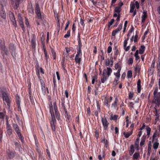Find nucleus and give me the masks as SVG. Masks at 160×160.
<instances>
[{"label":"nucleus","instance_id":"f257e3e1","mask_svg":"<svg viewBox=\"0 0 160 160\" xmlns=\"http://www.w3.org/2000/svg\"><path fill=\"white\" fill-rule=\"evenodd\" d=\"M50 112L51 113L52 118V120L51 121V124L52 126V129L53 132L55 131V123H56V120L55 118L54 115V114L53 111V107L52 104L51 103L49 104Z\"/></svg>","mask_w":160,"mask_h":160},{"label":"nucleus","instance_id":"f03ea898","mask_svg":"<svg viewBox=\"0 0 160 160\" xmlns=\"http://www.w3.org/2000/svg\"><path fill=\"white\" fill-rule=\"evenodd\" d=\"M112 72V69L109 67H107V69H104L102 74L103 77L101 79V82L102 83H104L106 81Z\"/></svg>","mask_w":160,"mask_h":160},{"label":"nucleus","instance_id":"7ed1b4c3","mask_svg":"<svg viewBox=\"0 0 160 160\" xmlns=\"http://www.w3.org/2000/svg\"><path fill=\"white\" fill-rule=\"evenodd\" d=\"M158 88H155L153 92V98L155 101L154 102L158 106L160 105V92H158Z\"/></svg>","mask_w":160,"mask_h":160},{"label":"nucleus","instance_id":"20e7f679","mask_svg":"<svg viewBox=\"0 0 160 160\" xmlns=\"http://www.w3.org/2000/svg\"><path fill=\"white\" fill-rule=\"evenodd\" d=\"M12 126L13 129L17 134L18 137L20 139L21 142H23L24 140V137L21 135L18 126L16 123H15L13 124Z\"/></svg>","mask_w":160,"mask_h":160},{"label":"nucleus","instance_id":"39448f33","mask_svg":"<svg viewBox=\"0 0 160 160\" xmlns=\"http://www.w3.org/2000/svg\"><path fill=\"white\" fill-rule=\"evenodd\" d=\"M12 132V130L10 124L9 123L8 120L6 121V133L9 136H11Z\"/></svg>","mask_w":160,"mask_h":160},{"label":"nucleus","instance_id":"423d86ee","mask_svg":"<svg viewBox=\"0 0 160 160\" xmlns=\"http://www.w3.org/2000/svg\"><path fill=\"white\" fill-rule=\"evenodd\" d=\"M35 12L38 18V19H41L42 18V16L41 11L40 10L39 5L38 3H37L36 5V7L35 8Z\"/></svg>","mask_w":160,"mask_h":160},{"label":"nucleus","instance_id":"0eeeda50","mask_svg":"<svg viewBox=\"0 0 160 160\" xmlns=\"http://www.w3.org/2000/svg\"><path fill=\"white\" fill-rule=\"evenodd\" d=\"M101 121L104 129L105 130H108V123L106 117L102 118L101 119Z\"/></svg>","mask_w":160,"mask_h":160},{"label":"nucleus","instance_id":"6e6552de","mask_svg":"<svg viewBox=\"0 0 160 160\" xmlns=\"http://www.w3.org/2000/svg\"><path fill=\"white\" fill-rule=\"evenodd\" d=\"M10 19L13 23L14 26L16 28L17 27V24L14 16L13 13L10 12L9 13Z\"/></svg>","mask_w":160,"mask_h":160},{"label":"nucleus","instance_id":"1a4fd4ad","mask_svg":"<svg viewBox=\"0 0 160 160\" xmlns=\"http://www.w3.org/2000/svg\"><path fill=\"white\" fill-rule=\"evenodd\" d=\"M2 95L3 101L7 103L8 106H9L10 105V100L8 97L5 92H3Z\"/></svg>","mask_w":160,"mask_h":160},{"label":"nucleus","instance_id":"9d476101","mask_svg":"<svg viewBox=\"0 0 160 160\" xmlns=\"http://www.w3.org/2000/svg\"><path fill=\"white\" fill-rule=\"evenodd\" d=\"M18 22L19 25L23 31H25V28L24 27L23 23L22 21V18L20 14H18Z\"/></svg>","mask_w":160,"mask_h":160},{"label":"nucleus","instance_id":"9b49d317","mask_svg":"<svg viewBox=\"0 0 160 160\" xmlns=\"http://www.w3.org/2000/svg\"><path fill=\"white\" fill-rule=\"evenodd\" d=\"M82 55L80 54H77L75 57V62L76 63H78L79 64L82 60Z\"/></svg>","mask_w":160,"mask_h":160},{"label":"nucleus","instance_id":"f8f14e48","mask_svg":"<svg viewBox=\"0 0 160 160\" xmlns=\"http://www.w3.org/2000/svg\"><path fill=\"white\" fill-rule=\"evenodd\" d=\"M53 107L54 108V110L55 111V114L56 116V118L58 120H59V114L57 110V107L56 105V103L55 102L53 103Z\"/></svg>","mask_w":160,"mask_h":160},{"label":"nucleus","instance_id":"ddd939ff","mask_svg":"<svg viewBox=\"0 0 160 160\" xmlns=\"http://www.w3.org/2000/svg\"><path fill=\"white\" fill-rule=\"evenodd\" d=\"M41 82L42 86V90L43 94H45L46 93L47 91L48 92V88H46L45 87L43 81H42L41 80Z\"/></svg>","mask_w":160,"mask_h":160},{"label":"nucleus","instance_id":"4468645a","mask_svg":"<svg viewBox=\"0 0 160 160\" xmlns=\"http://www.w3.org/2000/svg\"><path fill=\"white\" fill-rule=\"evenodd\" d=\"M122 28V24H120L118 26V28L114 30H113L112 32V35L115 36L116 34L119 32Z\"/></svg>","mask_w":160,"mask_h":160},{"label":"nucleus","instance_id":"2eb2a0df","mask_svg":"<svg viewBox=\"0 0 160 160\" xmlns=\"http://www.w3.org/2000/svg\"><path fill=\"white\" fill-rule=\"evenodd\" d=\"M36 43L35 38L34 37H33L31 40V46L32 48L35 49L36 47Z\"/></svg>","mask_w":160,"mask_h":160},{"label":"nucleus","instance_id":"dca6fc26","mask_svg":"<svg viewBox=\"0 0 160 160\" xmlns=\"http://www.w3.org/2000/svg\"><path fill=\"white\" fill-rule=\"evenodd\" d=\"M141 90V81L138 79L137 82V92L139 93Z\"/></svg>","mask_w":160,"mask_h":160},{"label":"nucleus","instance_id":"f3484780","mask_svg":"<svg viewBox=\"0 0 160 160\" xmlns=\"http://www.w3.org/2000/svg\"><path fill=\"white\" fill-rule=\"evenodd\" d=\"M147 13L146 12H143V14L142 16V22H145L147 17Z\"/></svg>","mask_w":160,"mask_h":160},{"label":"nucleus","instance_id":"a211bd4d","mask_svg":"<svg viewBox=\"0 0 160 160\" xmlns=\"http://www.w3.org/2000/svg\"><path fill=\"white\" fill-rule=\"evenodd\" d=\"M43 51H44V52L45 57V59L46 60V62L47 63L48 61V60L49 58V56L48 55L47 52V51L45 47H44V46H43Z\"/></svg>","mask_w":160,"mask_h":160},{"label":"nucleus","instance_id":"6ab92c4d","mask_svg":"<svg viewBox=\"0 0 160 160\" xmlns=\"http://www.w3.org/2000/svg\"><path fill=\"white\" fill-rule=\"evenodd\" d=\"M130 148V149L129 152V154L130 156H132V155L135 151L133 145H131Z\"/></svg>","mask_w":160,"mask_h":160},{"label":"nucleus","instance_id":"aec40b11","mask_svg":"<svg viewBox=\"0 0 160 160\" xmlns=\"http://www.w3.org/2000/svg\"><path fill=\"white\" fill-rule=\"evenodd\" d=\"M132 131L128 132H123V134L124 135L126 138H128L132 134Z\"/></svg>","mask_w":160,"mask_h":160},{"label":"nucleus","instance_id":"412c9836","mask_svg":"<svg viewBox=\"0 0 160 160\" xmlns=\"http://www.w3.org/2000/svg\"><path fill=\"white\" fill-rule=\"evenodd\" d=\"M120 72L121 71H120V69H119V70H118L116 72L114 73V74L116 77L115 78H118L119 79L120 77Z\"/></svg>","mask_w":160,"mask_h":160},{"label":"nucleus","instance_id":"4be33fe9","mask_svg":"<svg viewBox=\"0 0 160 160\" xmlns=\"http://www.w3.org/2000/svg\"><path fill=\"white\" fill-rule=\"evenodd\" d=\"M145 50V47L144 45H142L139 49V53L140 54H142Z\"/></svg>","mask_w":160,"mask_h":160},{"label":"nucleus","instance_id":"5701e85b","mask_svg":"<svg viewBox=\"0 0 160 160\" xmlns=\"http://www.w3.org/2000/svg\"><path fill=\"white\" fill-rule=\"evenodd\" d=\"M135 4L133 3L130 4V12L132 13L135 10Z\"/></svg>","mask_w":160,"mask_h":160},{"label":"nucleus","instance_id":"b1692460","mask_svg":"<svg viewBox=\"0 0 160 160\" xmlns=\"http://www.w3.org/2000/svg\"><path fill=\"white\" fill-rule=\"evenodd\" d=\"M101 142L102 143H104L105 146L106 148L107 147V145H108V142L106 139L105 138H102Z\"/></svg>","mask_w":160,"mask_h":160},{"label":"nucleus","instance_id":"393cba45","mask_svg":"<svg viewBox=\"0 0 160 160\" xmlns=\"http://www.w3.org/2000/svg\"><path fill=\"white\" fill-rule=\"evenodd\" d=\"M6 111L5 110V109H4L2 112H0V119H3L6 115Z\"/></svg>","mask_w":160,"mask_h":160},{"label":"nucleus","instance_id":"a878e982","mask_svg":"<svg viewBox=\"0 0 160 160\" xmlns=\"http://www.w3.org/2000/svg\"><path fill=\"white\" fill-rule=\"evenodd\" d=\"M118 99L117 98H116L115 99V101L113 103L112 105V107L114 108H116L117 106V104L118 102Z\"/></svg>","mask_w":160,"mask_h":160},{"label":"nucleus","instance_id":"bb28decb","mask_svg":"<svg viewBox=\"0 0 160 160\" xmlns=\"http://www.w3.org/2000/svg\"><path fill=\"white\" fill-rule=\"evenodd\" d=\"M28 11L30 14H32L34 13L33 10L32 5L29 6L28 8Z\"/></svg>","mask_w":160,"mask_h":160},{"label":"nucleus","instance_id":"cd10ccee","mask_svg":"<svg viewBox=\"0 0 160 160\" xmlns=\"http://www.w3.org/2000/svg\"><path fill=\"white\" fill-rule=\"evenodd\" d=\"M1 16L3 19H5L6 18V14L5 12L3 11L2 10L0 12Z\"/></svg>","mask_w":160,"mask_h":160},{"label":"nucleus","instance_id":"c85d7f7f","mask_svg":"<svg viewBox=\"0 0 160 160\" xmlns=\"http://www.w3.org/2000/svg\"><path fill=\"white\" fill-rule=\"evenodd\" d=\"M134 57L135 58V60L136 61L140 59V57L138 56V51L137 50L134 54Z\"/></svg>","mask_w":160,"mask_h":160},{"label":"nucleus","instance_id":"c756f323","mask_svg":"<svg viewBox=\"0 0 160 160\" xmlns=\"http://www.w3.org/2000/svg\"><path fill=\"white\" fill-rule=\"evenodd\" d=\"M121 11V8L120 7H116L114 9V12L118 13V14H119V13Z\"/></svg>","mask_w":160,"mask_h":160},{"label":"nucleus","instance_id":"7c9ffc66","mask_svg":"<svg viewBox=\"0 0 160 160\" xmlns=\"http://www.w3.org/2000/svg\"><path fill=\"white\" fill-rule=\"evenodd\" d=\"M0 47L3 51H5V47L3 43L2 42H0Z\"/></svg>","mask_w":160,"mask_h":160},{"label":"nucleus","instance_id":"2f4dec72","mask_svg":"<svg viewBox=\"0 0 160 160\" xmlns=\"http://www.w3.org/2000/svg\"><path fill=\"white\" fill-rule=\"evenodd\" d=\"M115 68L116 70L120 69V71H121L122 67L120 65H119L118 63H117L115 65Z\"/></svg>","mask_w":160,"mask_h":160},{"label":"nucleus","instance_id":"473e14b6","mask_svg":"<svg viewBox=\"0 0 160 160\" xmlns=\"http://www.w3.org/2000/svg\"><path fill=\"white\" fill-rule=\"evenodd\" d=\"M140 157V154L138 152H135L133 155V158L134 159H138Z\"/></svg>","mask_w":160,"mask_h":160},{"label":"nucleus","instance_id":"72a5a7b5","mask_svg":"<svg viewBox=\"0 0 160 160\" xmlns=\"http://www.w3.org/2000/svg\"><path fill=\"white\" fill-rule=\"evenodd\" d=\"M132 76V72L131 70H129L128 72L127 77L128 78H131Z\"/></svg>","mask_w":160,"mask_h":160},{"label":"nucleus","instance_id":"f704fd0d","mask_svg":"<svg viewBox=\"0 0 160 160\" xmlns=\"http://www.w3.org/2000/svg\"><path fill=\"white\" fill-rule=\"evenodd\" d=\"M145 138H142L141 141L140 145L141 147H142L143 145H144L145 142Z\"/></svg>","mask_w":160,"mask_h":160},{"label":"nucleus","instance_id":"c9c22d12","mask_svg":"<svg viewBox=\"0 0 160 160\" xmlns=\"http://www.w3.org/2000/svg\"><path fill=\"white\" fill-rule=\"evenodd\" d=\"M119 78H115L113 82V84L114 86H116L118 84V81L119 80Z\"/></svg>","mask_w":160,"mask_h":160},{"label":"nucleus","instance_id":"e433bc0d","mask_svg":"<svg viewBox=\"0 0 160 160\" xmlns=\"http://www.w3.org/2000/svg\"><path fill=\"white\" fill-rule=\"evenodd\" d=\"M20 0H15V8L17 9L18 7L19 4L20 2Z\"/></svg>","mask_w":160,"mask_h":160},{"label":"nucleus","instance_id":"4c0bfd02","mask_svg":"<svg viewBox=\"0 0 160 160\" xmlns=\"http://www.w3.org/2000/svg\"><path fill=\"white\" fill-rule=\"evenodd\" d=\"M104 102L105 105H106L107 107H109L110 106L108 104V100L106 98L104 99Z\"/></svg>","mask_w":160,"mask_h":160},{"label":"nucleus","instance_id":"58836bf2","mask_svg":"<svg viewBox=\"0 0 160 160\" xmlns=\"http://www.w3.org/2000/svg\"><path fill=\"white\" fill-rule=\"evenodd\" d=\"M158 145L159 143L158 142H155L153 144V148L155 149H157L158 148Z\"/></svg>","mask_w":160,"mask_h":160},{"label":"nucleus","instance_id":"ea45409f","mask_svg":"<svg viewBox=\"0 0 160 160\" xmlns=\"http://www.w3.org/2000/svg\"><path fill=\"white\" fill-rule=\"evenodd\" d=\"M117 118H118V116L117 115H111L110 119L111 120H116L117 119Z\"/></svg>","mask_w":160,"mask_h":160},{"label":"nucleus","instance_id":"a19ab883","mask_svg":"<svg viewBox=\"0 0 160 160\" xmlns=\"http://www.w3.org/2000/svg\"><path fill=\"white\" fill-rule=\"evenodd\" d=\"M70 35V31L68 30L67 33L64 36V37L65 38H68L69 37Z\"/></svg>","mask_w":160,"mask_h":160},{"label":"nucleus","instance_id":"79ce46f5","mask_svg":"<svg viewBox=\"0 0 160 160\" xmlns=\"http://www.w3.org/2000/svg\"><path fill=\"white\" fill-rule=\"evenodd\" d=\"M51 52L52 54V57L54 59H56V52H55L54 50L53 49H52Z\"/></svg>","mask_w":160,"mask_h":160},{"label":"nucleus","instance_id":"37998d69","mask_svg":"<svg viewBox=\"0 0 160 160\" xmlns=\"http://www.w3.org/2000/svg\"><path fill=\"white\" fill-rule=\"evenodd\" d=\"M14 156V153L13 152H10L8 154V156L10 158H13Z\"/></svg>","mask_w":160,"mask_h":160},{"label":"nucleus","instance_id":"c03bdc74","mask_svg":"<svg viewBox=\"0 0 160 160\" xmlns=\"http://www.w3.org/2000/svg\"><path fill=\"white\" fill-rule=\"evenodd\" d=\"M129 40V38H127V39H126L124 40L123 42V47L124 48H126L127 46V45L128 43L127 41Z\"/></svg>","mask_w":160,"mask_h":160},{"label":"nucleus","instance_id":"a18cd8bd","mask_svg":"<svg viewBox=\"0 0 160 160\" xmlns=\"http://www.w3.org/2000/svg\"><path fill=\"white\" fill-rule=\"evenodd\" d=\"M146 129L147 131V135L149 136L151 132V128L149 127H148Z\"/></svg>","mask_w":160,"mask_h":160},{"label":"nucleus","instance_id":"49530a36","mask_svg":"<svg viewBox=\"0 0 160 160\" xmlns=\"http://www.w3.org/2000/svg\"><path fill=\"white\" fill-rule=\"evenodd\" d=\"M140 68L139 66H137L135 68L134 70L136 72H139L140 71Z\"/></svg>","mask_w":160,"mask_h":160},{"label":"nucleus","instance_id":"de8ad7c7","mask_svg":"<svg viewBox=\"0 0 160 160\" xmlns=\"http://www.w3.org/2000/svg\"><path fill=\"white\" fill-rule=\"evenodd\" d=\"M114 19H112L110 22H108V26L110 27L111 26L113 23L114 22Z\"/></svg>","mask_w":160,"mask_h":160},{"label":"nucleus","instance_id":"09e8293b","mask_svg":"<svg viewBox=\"0 0 160 160\" xmlns=\"http://www.w3.org/2000/svg\"><path fill=\"white\" fill-rule=\"evenodd\" d=\"M133 96V93L132 92H130L129 93V99H131Z\"/></svg>","mask_w":160,"mask_h":160},{"label":"nucleus","instance_id":"8fccbe9b","mask_svg":"<svg viewBox=\"0 0 160 160\" xmlns=\"http://www.w3.org/2000/svg\"><path fill=\"white\" fill-rule=\"evenodd\" d=\"M152 147V144L151 141H149V143L148 145V151H151Z\"/></svg>","mask_w":160,"mask_h":160},{"label":"nucleus","instance_id":"3c124183","mask_svg":"<svg viewBox=\"0 0 160 160\" xmlns=\"http://www.w3.org/2000/svg\"><path fill=\"white\" fill-rule=\"evenodd\" d=\"M81 47H78V50L77 54L82 55V52L81 51Z\"/></svg>","mask_w":160,"mask_h":160},{"label":"nucleus","instance_id":"603ef678","mask_svg":"<svg viewBox=\"0 0 160 160\" xmlns=\"http://www.w3.org/2000/svg\"><path fill=\"white\" fill-rule=\"evenodd\" d=\"M139 138H138L137 139L136 141L135 142V146H138V144L139 143Z\"/></svg>","mask_w":160,"mask_h":160},{"label":"nucleus","instance_id":"864d4df0","mask_svg":"<svg viewBox=\"0 0 160 160\" xmlns=\"http://www.w3.org/2000/svg\"><path fill=\"white\" fill-rule=\"evenodd\" d=\"M158 74L160 77V63L158 66Z\"/></svg>","mask_w":160,"mask_h":160},{"label":"nucleus","instance_id":"5fc2aeb1","mask_svg":"<svg viewBox=\"0 0 160 160\" xmlns=\"http://www.w3.org/2000/svg\"><path fill=\"white\" fill-rule=\"evenodd\" d=\"M135 6H136V8L137 9H138L139 8V4L138 3V2L137 1L135 2Z\"/></svg>","mask_w":160,"mask_h":160},{"label":"nucleus","instance_id":"6e6d98bb","mask_svg":"<svg viewBox=\"0 0 160 160\" xmlns=\"http://www.w3.org/2000/svg\"><path fill=\"white\" fill-rule=\"evenodd\" d=\"M112 51V48L111 46H109L108 48V53H110Z\"/></svg>","mask_w":160,"mask_h":160},{"label":"nucleus","instance_id":"4d7b16f0","mask_svg":"<svg viewBox=\"0 0 160 160\" xmlns=\"http://www.w3.org/2000/svg\"><path fill=\"white\" fill-rule=\"evenodd\" d=\"M80 23L82 26L83 27L84 26L85 24H84V21L81 18L80 19Z\"/></svg>","mask_w":160,"mask_h":160},{"label":"nucleus","instance_id":"13d9d810","mask_svg":"<svg viewBox=\"0 0 160 160\" xmlns=\"http://www.w3.org/2000/svg\"><path fill=\"white\" fill-rule=\"evenodd\" d=\"M130 105L129 106L130 107L131 109H132V108H134L133 105L134 104L132 102H129Z\"/></svg>","mask_w":160,"mask_h":160},{"label":"nucleus","instance_id":"bf43d9fd","mask_svg":"<svg viewBox=\"0 0 160 160\" xmlns=\"http://www.w3.org/2000/svg\"><path fill=\"white\" fill-rule=\"evenodd\" d=\"M104 155L102 156L101 155H99L98 156V158L99 160H102L103 158L104 157Z\"/></svg>","mask_w":160,"mask_h":160},{"label":"nucleus","instance_id":"052dcab7","mask_svg":"<svg viewBox=\"0 0 160 160\" xmlns=\"http://www.w3.org/2000/svg\"><path fill=\"white\" fill-rule=\"evenodd\" d=\"M97 79V78L95 77H92V84H94L95 82V80Z\"/></svg>","mask_w":160,"mask_h":160},{"label":"nucleus","instance_id":"680f3d73","mask_svg":"<svg viewBox=\"0 0 160 160\" xmlns=\"http://www.w3.org/2000/svg\"><path fill=\"white\" fill-rule=\"evenodd\" d=\"M128 62L131 64H132L133 62V59L132 58H130L128 60Z\"/></svg>","mask_w":160,"mask_h":160},{"label":"nucleus","instance_id":"e2e57ef3","mask_svg":"<svg viewBox=\"0 0 160 160\" xmlns=\"http://www.w3.org/2000/svg\"><path fill=\"white\" fill-rule=\"evenodd\" d=\"M69 24H70L69 21H68L66 24V26L65 27V31L66 30V29H67V28H68Z\"/></svg>","mask_w":160,"mask_h":160},{"label":"nucleus","instance_id":"0e129e2a","mask_svg":"<svg viewBox=\"0 0 160 160\" xmlns=\"http://www.w3.org/2000/svg\"><path fill=\"white\" fill-rule=\"evenodd\" d=\"M16 98L17 99V103L19 107L20 105V101L19 100V97H16Z\"/></svg>","mask_w":160,"mask_h":160},{"label":"nucleus","instance_id":"69168bd1","mask_svg":"<svg viewBox=\"0 0 160 160\" xmlns=\"http://www.w3.org/2000/svg\"><path fill=\"white\" fill-rule=\"evenodd\" d=\"M110 64V61L109 59H108L105 62V65L107 66H109Z\"/></svg>","mask_w":160,"mask_h":160},{"label":"nucleus","instance_id":"338daca9","mask_svg":"<svg viewBox=\"0 0 160 160\" xmlns=\"http://www.w3.org/2000/svg\"><path fill=\"white\" fill-rule=\"evenodd\" d=\"M65 93L66 98H68V93L67 90H65Z\"/></svg>","mask_w":160,"mask_h":160},{"label":"nucleus","instance_id":"774afa93","mask_svg":"<svg viewBox=\"0 0 160 160\" xmlns=\"http://www.w3.org/2000/svg\"><path fill=\"white\" fill-rule=\"evenodd\" d=\"M138 35H136L135 36L134 39V42H136L138 40Z\"/></svg>","mask_w":160,"mask_h":160}]
</instances>
